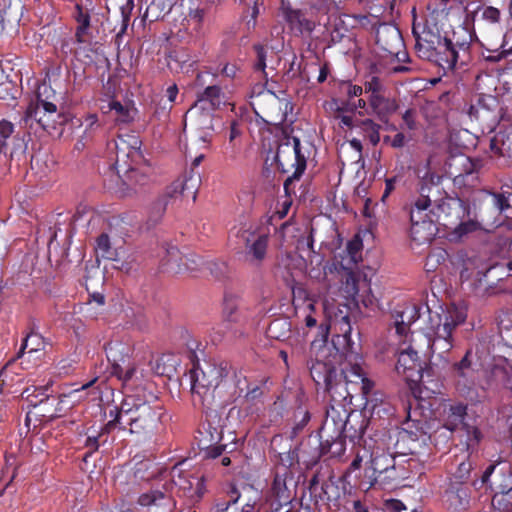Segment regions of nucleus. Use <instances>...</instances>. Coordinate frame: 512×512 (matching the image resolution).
<instances>
[{
  "label": "nucleus",
  "mask_w": 512,
  "mask_h": 512,
  "mask_svg": "<svg viewBox=\"0 0 512 512\" xmlns=\"http://www.w3.org/2000/svg\"><path fill=\"white\" fill-rule=\"evenodd\" d=\"M323 308L329 322L323 330L324 336H327L328 330H332L335 335L333 348L325 341L312 343L314 358L311 359L310 373L313 380L318 385L324 384L332 398L338 395L345 399L349 394L348 384H359L362 393L369 394L374 383L366 377L359 355L351 351L352 327L348 313L334 308L328 300L323 301Z\"/></svg>",
  "instance_id": "nucleus-1"
},
{
  "label": "nucleus",
  "mask_w": 512,
  "mask_h": 512,
  "mask_svg": "<svg viewBox=\"0 0 512 512\" xmlns=\"http://www.w3.org/2000/svg\"><path fill=\"white\" fill-rule=\"evenodd\" d=\"M429 323L425 334H412L410 340L399 341L395 370L410 386H423L435 392L438 383L433 380L432 369H423L419 353L426 345L433 355L439 356L445 363L446 355L454 346L453 332L466 320L465 308L456 304L448 305L441 313L431 312L428 308Z\"/></svg>",
  "instance_id": "nucleus-2"
},
{
  "label": "nucleus",
  "mask_w": 512,
  "mask_h": 512,
  "mask_svg": "<svg viewBox=\"0 0 512 512\" xmlns=\"http://www.w3.org/2000/svg\"><path fill=\"white\" fill-rule=\"evenodd\" d=\"M162 415V408L159 404H150L136 395H127L116 414L114 420L110 421L106 429L110 430L116 425L127 429L131 434L149 435L157 427Z\"/></svg>",
  "instance_id": "nucleus-3"
},
{
  "label": "nucleus",
  "mask_w": 512,
  "mask_h": 512,
  "mask_svg": "<svg viewBox=\"0 0 512 512\" xmlns=\"http://www.w3.org/2000/svg\"><path fill=\"white\" fill-rule=\"evenodd\" d=\"M433 190L436 189L422 185L419 190V196L414 201L410 210V235L417 244L429 243L437 232L434 218L430 217L427 212L431 206V196H434Z\"/></svg>",
  "instance_id": "nucleus-4"
},
{
  "label": "nucleus",
  "mask_w": 512,
  "mask_h": 512,
  "mask_svg": "<svg viewBox=\"0 0 512 512\" xmlns=\"http://www.w3.org/2000/svg\"><path fill=\"white\" fill-rule=\"evenodd\" d=\"M214 110L195 102L186 112L184 118V129H190L192 133L191 145L188 153L191 154L196 148L207 149L213 137Z\"/></svg>",
  "instance_id": "nucleus-5"
},
{
  "label": "nucleus",
  "mask_w": 512,
  "mask_h": 512,
  "mask_svg": "<svg viewBox=\"0 0 512 512\" xmlns=\"http://www.w3.org/2000/svg\"><path fill=\"white\" fill-rule=\"evenodd\" d=\"M251 105L255 114L265 123L273 126L282 125L287 121L292 105L286 98H279L269 90L255 91L251 96Z\"/></svg>",
  "instance_id": "nucleus-6"
},
{
  "label": "nucleus",
  "mask_w": 512,
  "mask_h": 512,
  "mask_svg": "<svg viewBox=\"0 0 512 512\" xmlns=\"http://www.w3.org/2000/svg\"><path fill=\"white\" fill-rule=\"evenodd\" d=\"M306 155L302 152L301 142L297 137L284 136L278 145L276 162L283 173H291L284 182L285 189L293 179H299L306 169Z\"/></svg>",
  "instance_id": "nucleus-7"
},
{
  "label": "nucleus",
  "mask_w": 512,
  "mask_h": 512,
  "mask_svg": "<svg viewBox=\"0 0 512 512\" xmlns=\"http://www.w3.org/2000/svg\"><path fill=\"white\" fill-rule=\"evenodd\" d=\"M372 440L364 441L365 452L370 451V467L372 474L368 475L371 485L379 483L384 487H390L401 478L398 468L395 466V458L384 451L379 445L372 446Z\"/></svg>",
  "instance_id": "nucleus-8"
},
{
  "label": "nucleus",
  "mask_w": 512,
  "mask_h": 512,
  "mask_svg": "<svg viewBox=\"0 0 512 512\" xmlns=\"http://www.w3.org/2000/svg\"><path fill=\"white\" fill-rule=\"evenodd\" d=\"M229 364L225 361L207 362L203 367H195L190 371L192 393L197 394L204 401L212 396L214 390L228 375Z\"/></svg>",
  "instance_id": "nucleus-9"
},
{
  "label": "nucleus",
  "mask_w": 512,
  "mask_h": 512,
  "mask_svg": "<svg viewBox=\"0 0 512 512\" xmlns=\"http://www.w3.org/2000/svg\"><path fill=\"white\" fill-rule=\"evenodd\" d=\"M426 185L437 189L432 192L434 196H431V206L427 210L430 217L434 218L435 223L438 222L445 227L456 225L466 214L464 203L458 198L449 196L438 199L436 196L440 195L439 187L432 184Z\"/></svg>",
  "instance_id": "nucleus-10"
},
{
  "label": "nucleus",
  "mask_w": 512,
  "mask_h": 512,
  "mask_svg": "<svg viewBox=\"0 0 512 512\" xmlns=\"http://www.w3.org/2000/svg\"><path fill=\"white\" fill-rule=\"evenodd\" d=\"M467 406L463 403H452L444 406V426L450 431L461 428L466 433L468 448H474L481 439V433L476 426L464 422Z\"/></svg>",
  "instance_id": "nucleus-11"
},
{
  "label": "nucleus",
  "mask_w": 512,
  "mask_h": 512,
  "mask_svg": "<svg viewBox=\"0 0 512 512\" xmlns=\"http://www.w3.org/2000/svg\"><path fill=\"white\" fill-rule=\"evenodd\" d=\"M241 237L244 243V262L251 267H260L267 256L269 234L261 231L245 230Z\"/></svg>",
  "instance_id": "nucleus-12"
},
{
  "label": "nucleus",
  "mask_w": 512,
  "mask_h": 512,
  "mask_svg": "<svg viewBox=\"0 0 512 512\" xmlns=\"http://www.w3.org/2000/svg\"><path fill=\"white\" fill-rule=\"evenodd\" d=\"M48 90L47 85H42L38 89L37 99L30 103L26 110L27 119L35 120L44 130L55 129L56 118L59 117L56 105L43 99L42 95Z\"/></svg>",
  "instance_id": "nucleus-13"
},
{
  "label": "nucleus",
  "mask_w": 512,
  "mask_h": 512,
  "mask_svg": "<svg viewBox=\"0 0 512 512\" xmlns=\"http://www.w3.org/2000/svg\"><path fill=\"white\" fill-rule=\"evenodd\" d=\"M446 174L458 185L474 186L477 181L475 164L464 154L450 156L445 162Z\"/></svg>",
  "instance_id": "nucleus-14"
},
{
  "label": "nucleus",
  "mask_w": 512,
  "mask_h": 512,
  "mask_svg": "<svg viewBox=\"0 0 512 512\" xmlns=\"http://www.w3.org/2000/svg\"><path fill=\"white\" fill-rule=\"evenodd\" d=\"M452 376L456 389L462 395L470 396L477 379V370L473 364L471 350H468L459 362L453 364Z\"/></svg>",
  "instance_id": "nucleus-15"
},
{
  "label": "nucleus",
  "mask_w": 512,
  "mask_h": 512,
  "mask_svg": "<svg viewBox=\"0 0 512 512\" xmlns=\"http://www.w3.org/2000/svg\"><path fill=\"white\" fill-rule=\"evenodd\" d=\"M420 316V307L415 303H405L395 308L393 312V325L395 335L401 340H410L412 334L410 333V326Z\"/></svg>",
  "instance_id": "nucleus-16"
},
{
  "label": "nucleus",
  "mask_w": 512,
  "mask_h": 512,
  "mask_svg": "<svg viewBox=\"0 0 512 512\" xmlns=\"http://www.w3.org/2000/svg\"><path fill=\"white\" fill-rule=\"evenodd\" d=\"M141 140L136 135H123L116 141V166L119 169L121 162L126 164L125 158L134 161L141 157Z\"/></svg>",
  "instance_id": "nucleus-17"
},
{
  "label": "nucleus",
  "mask_w": 512,
  "mask_h": 512,
  "mask_svg": "<svg viewBox=\"0 0 512 512\" xmlns=\"http://www.w3.org/2000/svg\"><path fill=\"white\" fill-rule=\"evenodd\" d=\"M148 183L149 177L145 172L128 165L122 184L119 186V193L122 197L136 195Z\"/></svg>",
  "instance_id": "nucleus-18"
},
{
  "label": "nucleus",
  "mask_w": 512,
  "mask_h": 512,
  "mask_svg": "<svg viewBox=\"0 0 512 512\" xmlns=\"http://www.w3.org/2000/svg\"><path fill=\"white\" fill-rule=\"evenodd\" d=\"M334 269L336 270L342 283L340 291L343 293V296L347 300H355L359 292L358 274L353 270L352 267L346 266L343 263L334 264Z\"/></svg>",
  "instance_id": "nucleus-19"
},
{
  "label": "nucleus",
  "mask_w": 512,
  "mask_h": 512,
  "mask_svg": "<svg viewBox=\"0 0 512 512\" xmlns=\"http://www.w3.org/2000/svg\"><path fill=\"white\" fill-rule=\"evenodd\" d=\"M496 98L492 95H479L475 102L466 105V112L472 120L485 119L495 108Z\"/></svg>",
  "instance_id": "nucleus-20"
},
{
  "label": "nucleus",
  "mask_w": 512,
  "mask_h": 512,
  "mask_svg": "<svg viewBox=\"0 0 512 512\" xmlns=\"http://www.w3.org/2000/svg\"><path fill=\"white\" fill-rule=\"evenodd\" d=\"M281 14L291 30L295 32L302 34L304 32H311L314 29L315 25L312 21L306 19L300 11L293 10L284 3L281 7Z\"/></svg>",
  "instance_id": "nucleus-21"
},
{
  "label": "nucleus",
  "mask_w": 512,
  "mask_h": 512,
  "mask_svg": "<svg viewBox=\"0 0 512 512\" xmlns=\"http://www.w3.org/2000/svg\"><path fill=\"white\" fill-rule=\"evenodd\" d=\"M105 350L108 360L113 365V369L130 361L132 348L127 343L113 341L106 346Z\"/></svg>",
  "instance_id": "nucleus-22"
},
{
  "label": "nucleus",
  "mask_w": 512,
  "mask_h": 512,
  "mask_svg": "<svg viewBox=\"0 0 512 512\" xmlns=\"http://www.w3.org/2000/svg\"><path fill=\"white\" fill-rule=\"evenodd\" d=\"M196 102L216 111L226 103L225 94L218 85H209L198 95Z\"/></svg>",
  "instance_id": "nucleus-23"
},
{
  "label": "nucleus",
  "mask_w": 512,
  "mask_h": 512,
  "mask_svg": "<svg viewBox=\"0 0 512 512\" xmlns=\"http://www.w3.org/2000/svg\"><path fill=\"white\" fill-rule=\"evenodd\" d=\"M377 43L389 54H397V48L402 45L400 32L396 28L383 27L377 31Z\"/></svg>",
  "instance_id": "nucleus-24"
},
{
  "label": "nucleus",
  "mask_w": 512,
  "mask_h": 512,
  "mask_svg": "<svg viewBox=\"0 0 512 512\" xmlns=\"http://www.w3.org/2000/svg\"><path fill=\"white\" fill-rule=\"evenodd\" d=\"M44 348L45 342L42 336L38 333H30L25 337L18 356L26 354L29 358L38 359L43 355Z\"/></svg>",
  "instance_id": "nucleus-25"
},
{
  "label": "nucleus",
  "mask_w": 512,
  "mask_h": 512,
  "mask_svg": "<svg viewBox=\"0 0 512 512\" xmlns=\"http://www.w3.org/2000/svg\"><path fill=\"white\" fill-rule=\"evenodd\" d=\"M490 149L495 154L512 157V129L499 131L491 139Z\"/></svg>",
  "instance_id": "nucleus-26"
},
{
  "label": "nucleus",
  "mask_w": 512,
  "mask_h": 512,
  "mask_svg": "<svg viewBox=\"0 0 512 512\" xmlns=\"http://www.w3.org/2000/svg\"><path fill=\"white\" fill-rule=\"evenodd\" d=\"M443 67L453 69L458 61V51L450 39H439L436 47Z\"/></svg>",
  "instance_id": "nucleus-27"
},
{
  "label": "nucleus",
  "mask_w": 512,
  "mask_h": 512,
  "mask_svg": "<svg viewBox=\"0 0 512 512\" xmlns=\"http://www.w3.org/2000/svg\"><path fill=\"white\" fill-rule=\"evenodd\" d=\"M200 181V176L191 172L175 180V187L182 189V198L195 201Z\"/></svg>",
  "instance_id": "nucleus-28"
},
{
  "label": "nucleus",
  "mask_w": 512,
  "mask_h": 512,
  "mask_svg": "<svg viewBox=\"0 0 512 512\" xmlns=\"http://www.w3.org/2000/svg\"><path fill=\"white\" fill-rule=\"evenodd\" d=\"M142 2L147 5L143 17L150 22L161 19L172 7V0H142Z\"/></svg>",
  "instance_id": "nucleus-29"
},
{
  "label": "nucleus",
  "mask_w": 512,
  "mask_h": 512,
  "mask_svg": "<svg viewBox=\"0 0 512 512\" xmlns=\"http://www.w3.org/2000/svg\"><path fill=\"white\" fill-rule=\"evenodd\" d=\"M108 112L113 113L115 121L120 123L131 122L136 115V109L131 103L122 104L115 100L108 103Z\"/></svg>",
  "instance_id": "nucleus-30"
},
{
  "label": "nucleus",
  "mask_w": 512,
  "mask_h": 512,
  "mask_svg": "<svg viewBox=\"0 0 512 512\" xmlns=\"http://www.w3.org/2000/svg\"><path fill=\"white\" fill-rule=\"evenodd\" d=\"M491 376L497 385L512 391V365L508 363L496 365L491 371Z\"/></svg>",
  "instance_id": "nucleus-31"
},
{
  "label": "nucleus",
  "mask_w": 512,
  "mask_h": 512,
  "mask_svg": "<svg viewBox=\"0 0 512 512\" xmlns=\"http://www.w3.org/2000/svg\"><path fill=\"white\" fill-rule=\"evenodd\" d=\"M169 501L168 497L160 490H150L141 494L138 498L139 505L143 507H160Z\"/></svg>",
  "instance_id": "nucleus-32"
},
{
  "label": "nucleus",
  "mask_w": 512,
  "mask_h": 512,
  "mask_svg": "<svg viewBox=\"0 0 512 512\" xmlns=\"http://www.w3.org/2000/svg\"><path fill=\"white\" fill-rule=\"evenodd\" d=\"M452 232L450 233L451 240L459 241L464 236L475 232L480 229V224L477 221L469 220L454 225Z\"/></svg>",
  "instance_id": "nucleus-33"
},
{
  "label": "nucleus",
  "mask_w": 512,
  "mask_h": 512,
  "mask_svg": "<svg viewBox=\"0 0 512 512\" xmlns=\"http://www.w3.org/2000/svg\"><path fill=\"white\" fill-rule=\"evenodd\" d=\"M47 388L44 387H34V388H26L22 392V397L26 399L30 405L37 406L39 403H42L44 400H47L49 397L45 394Z\"/></svg>",
  "instance_id": "nucleus-34"
},
{
  "label": "nucleus",
  "mask_w": 512,
  "mask_h": 512,
  "mask_svg": "<svg viewBox=\"0 0 512 512\" xmlns=\"http://www.w3.org/2000/svg\"><path fill=\"white\" fill-rule=\"evenodd\" d=\"M165 250L166 256L163 265L167 266V269L171 272H179L181 268L178 261H182V257H180L178 249L175 246L168 245Z\"/></svg>",
  "instance_id": "nucleus-35"
},
{
  "label": "nucleus",
  "mask_w": 512,
  "mask_h": 512,
  "mask_svg": "<svg viewBox=\"0 0 512 512\" xmlns=\"http://www.w3.org/2000/svg\"><path fill=\"white\" fill-rule=\"evenodd\" d=\"M370 105L378 114L385 113L394 108L393 104L386 100L381 92L370 94Z\"/></svg>",
  "instance_id": "nucleus-36"
},
{
  "label": "nucleus",
  "mask_w": 512,
  "mask_h": 512,
  "mask_svg": "<svg viewBox=\"0 0 512 512\" xmlns=\"http://www.w3.org/2000/svg\"><path fill=\"white\" fill-rule=\"evenodd\" d=\"M168 205V198L163 195L155 200L150 207L149 215L150 219L157 222L164 215Z\"/></svg>",
  "instance_id": "nucleus-37"
},
{
  "label": "nucleus",
  "mask_w": 512,
  "mask_h": 512,
  "mask_svg": "<svg viewBox=\"0 0 512 512\" xmlns=\"http://www.w3.org/2000/svg\"><path fill=\"white\" fill-rule=\"evenodd\" d=\"M136 371V366L131 361L113 369L114 374L125 383L133 379L134 375L136 374Z\"/></svg>",
  "instance_id": "nucleus-38"
},
{
  "label": "nucleus",
  "mask_w": 512,
  "mask_h": 512,
  "mask_svg": "<svg viewBox=\"0 0 512 512\" xmlns=\"http://www.w3.org/2000/svg\"><path fill=\"white\" fill-rule=\"evenodd\" d=\"M473 468V463L470 459L464 460L459 463L453 477L457 483H464L470 478V473Z\"/></svg>",
  "instance_id": "nucleus-39"
},
{
  "label": "nucleus",
  "mask_w": 512,
  "mask_h": 512,
  "mask_svg": "<svg viewBox=\"0 0 512 512\" xmlns=\"http://www.w3.org/2000/svg\"><path fill=\"white\" fill-rule=\"evenodd\" d=\"M238 310V304L236 297L232 295H226L224 298L223 314L229 321L236 320V313Z\"/></svg>",
  "instance_id": "nucleus-40"
},
{
  "label": "nucleus",
  "mask_w": 512,
  "mask_h": 512,
  "mask_svg": "<svg viewBox=\"0 0 512 512\" xmlns=\"http://www.w3.org/2000/svg\"><path fill=\"white\" fill-rule=\"evenodd\" d=\"M95 249L103 258H112L110 239L107 234L103 233L98 236Z\"/></svg>",
  "instance_id": "nucleus-41"
},
{
  "label": "nucleus",
  "mask_w": 512,
  "mask_h": 512,
  "mask_svg": "<svg viewBox=\"0 0 512 512\" xmlns=\"http://www.w3.org/2000/svg\"><path fill=\"white\" fill-rule=\"evenodd\" d=\"M361 249L362 242L359 239H354L347 244L346 252L349 257V261L347 262L346 266H348L349 264H357L360 258Z\"/></svg>",
  "instance_id": "nucleus-42"
},
{
  "label": "nucleus",
  "mask_w": 512,
  "mask_h": 512,
  "mask_svg": "<svg viewBox=\"0 0 512 512\" xmlns=\"http://www.w3.org/2000/svg\"><path fill=\"white\" fill-rule=\"evenodd\" d=\"M217 74L211 70H203L199 72L195 79V86L198 88H206L209 85H215Z\"/></svg>",
  "instance_id": "nucleus-43"
},
{
  "label": "nucleus",
  "mask_w": 512,
  "mask_h": 512,
  "mask_svg": "<svg viewBox=\"0 0 512 512\" xmlns=\"http://www.w3.org/2000/svg\"><path fill=\"white\" fill-rule=\"evenodd\" d=\"M446 256L447 254L444 250H436L430 253L425 264L427 271H434L438 264L445 261Z\"/></svg>",
  "instance_id": "nucleus-44"
},
{
  "label": "nucleus",
  "mask_w": 512,
  "mask_h": 512,
  "mask_svg": "<svg viewBox=\"0 0 512 512\" xmlns=\"http://www.w3.org/2000/svg\"><path fill=\"white\" fill-rule=\"evenodd\" d=\"M14 130L13 124L6 120L0 121V154L7 145V139L12 135Z\"/></svg>",
  "instance_id": "nucleus-45"
},
{
  "label": "nucleus",
  "mask_w": 512,
  "mask_h": 512,
  "mask_svg": "<svg viewBox=\"0 0 512 512\" xmlns=\"http://www.w3.org/2000/svg\"><path fill=\"white\" fill-rule=\"evenodd\" d=\"M203 18H204V10L203 9L190 8V11H189V14H188V17L186 20L189 25H193V29L197 30L200 28Z\"/></svg>",
  "instance_id": "nucleus-46"
},
{
  "label": "nucleus",
  "mask_w": 512,
  "mask_h": 512,
  "mask_svg": "<svg viewBox=\"0 0 512 512\" xmlns=\"http://www.w3.org/2000/svg\"><path fill=\"white\" fill-rule=\"evenodd\" d=\"M272 491L279 500H287L288 499V495H286L287 489H286L285 481L279 476H276L274 479V482L272 485Z\"/></svg>",
  "instance_id": "nucleus-47"
},
{
  "label": "nucleus",
  "mask_w": 512,
  "mask_h": 512,
  "mask_svg": "<svg viewBox=\"0 0 512 512\" xmlns=\"http://www.w3.org/2000/svg\"><path fill=\"white\" fill-rule=\"evenodd\" d=\"M365 130L368 133L370 142L376 145L380 140L379 125L375 124L371 120L364 122Z\"/></svg>",
  "instance_id": "nucleus-48"
},
{
  "label": "nucleus",
  "mask_w": 512,
  "mask_h": 512,
  "mask_svg": "<svg viewBox=\"0 0 512 512\" xmlns=\"http://www.w3.org/2000/svg\"><path fill=\"white\" fill-rule=\"evenodd\" d=\"M75 18L78 27L90 29V16L79 5H76Z\"/></svg>",
  "instance_id": "nucleus-49"
},
{
  "label": "nucleus",
  "mask_w": 512,
  "mask_h": 512,
  "mask_svg": "<svg viewBox=\"0 0 512 512\" xmlns=\"http://www.w3.org/2000/svg\"><path fill=\"white\" fill-rule=\"evenodd\" d=\"M341 90L347 95L349 100L360 96L363 92V88L361 86L352 85L350 83L343 84Z\"/></svg>",
  "instance_id": "nucleus-50"
},
{
  "label": "nucleus",
  "mask_w": 512,
  "mask_h": 512,
  "mask_svg": "<svg viewBox=\"0 0 512 512\" xmlns=\"http://www.w3.org/2000/svg\"><path fill=\"white\" fill-rule=\"evenodd\" d=\"M482 18L490 23H497L500 20V11L495 7L488 6L483 10Z\"/></svg>",
  "instance_id": "nucleus-51"
},
{
  "label": "nucleus",
  "mask_w": 512,
  "mask_h": 512,
  "mask_svg": "<svg viewBox=\"0 0 512 512\" xmlns=\"http://www.w3.org/2000/svg\"><path fill=\"white\" fill-rule=\"evenodd\" d=\"M201 482L200 477H191L189 480H185L182 476L179 475L178 480H175L176 485L184 490H192L193 486H198Z\"/></svg>",
  "instance_id": "nucleus-52"
},
{
  "label": "nucleus",
  "mask_w": 512,
  "mask_h": 512,
  "mask_svg": "<svg viewBox=\"0 0 512 512\" xmlns=\"http://www.w3.org/2000/svg\"><path fill=\"white\" fill-rule=\"evenodd\" d=\"M492 202L493 206L497 208L500 212L504 211L509 207L508 199L503 194L493 193Z\"/></svg>",
  "instance_id": "nucleus-53"
},
{
  "label": "nucleus",
  "mask_w": 512,
  "mask_h": 512,
  "mask_svg": "<svg viewBox=\"0 0 512 512\" xmlns=\"http://www.w3.org/2000/svg\"><path fill=\"white\" fill-rule=\"evenodd\" d=\"M88 386H90V383L83 385L81 389H75L68 395H64L60 400V404H74L80 398L79 393L86 389Z\"/></svg>",
  "instance_id": "nucleus-54"
},
{
  "label": "nucleus",
  "mask_w": 512,
  "mask_h": 512,
  "mask_svg": "<svg viewBox=\"0 0 512 512\" xmlns=\"http://www.w3.org/2000/svg\"><path fill=\"white\" fill-rule=\"evenodd\" d=\"M255 50H256V53H257V62L255 64V68L257 70L264 71V69L266 67L264 48L262 46H256Z\"/></svg>",
  "instance_id": "nucleus-55"
},
{
  "label": "nucleus",
  "mask_w": 512,
  "mask_h": 512,
  "mask_svg": "<svg viewBox=\"0 0 512 512\" xmlns=\"http://www.w3.org/2000/svg\"><path fill=\"white\" fill-rule=\"evenodd\" d=\"M382 90V84L378 81L377 78H372L371 81L365 83V92L366 93H378Z\"/></svg>",
  "instance_id": "nucleus-56"
},
{
  "label": "nucleus",
  "mask_w": 512,
  "mask_h": 512,
  "mask_svg": "<svg viewBox=\"0 0 512 512\" xmlns=\"http://www.w3.org/2000/svg\"><path fill=\"white\" fill-rule=\"evenodd\" d=\"M385 506L388 510L394 511V512H401L405 509V505L397 499H389L385 501Z\"/></svg>",
  "instance_id": "nucleus-57"
},
{
  "label": "nucleus",
  "mask_w": 512,
  "mask_h": 512,
  "mask_svg": "<svg viewBox=\"0 0 512 512\" xmlns=\"http://www.w3.org/2000/svg\"><path fill=\"white\" fill-rule=\"evenodd\" d=\"M90 29L81 28L77 26L76 29V38L79 43H87L91 38Z\"/></svg>",
  "instance_id": "nucleus-58"
},
{
  "label": "nucleus",
  "mask_w": 512,
  "mask_h": 512,
  "mask_svg": "<svg viewBox=\"0 0 512 512\" xmlns=\"http://www.w3.org/2000/svg\"><path fill=\"white\" fill-rule=\"evenodd\" d=\"M396 183H397V177H392V178L386 179L385 190L382 195V200H385V198H387L391 194V192L395 189Z\"/></svg>",
  "instance_id": "nucleus-59"
},
{
  "label": "nucleus",
  "mask_w": 512,
  "mask_h": 512,
  "mask_svg": "<svg viewBox=\"0 0 512 512\" xmlns=\"http://www.w3.org/2000/svg\"><path fill=\"white\" fill-rule=\"evenodd\" d=\"M167 198H182V189L175 187V181L166 189L164 194Z\"/></svg>",
  "instance_id": "nucleus-60"
},
{
  "label": "nucleus",
  "mask_w": 512,
  "mask_h": 512,
  "mask_svg": "<svg viewBox=\"0 0 512 512\" xmlns=\"http://www.w3.org/2000/svg\"><path fill=\"white\" fill-rule=\"evenodd\" d=\"M403 121L408 129L412 130L415 128L414 113L412 110H407L403 115Z\"/></svg>",
  "instance_id": "nucleus-61"
},
{
  "label": "nucleus",
  "mask_w": 512,
  "mask_h": 512,
  "mask_svg": "<svg viewBox=\"0 0 512 512\" xmlns=\"http://www.w3.org/2000/svg\"><path fill=\"white\" fill-rule=\"evenodd\" d=\"M236 72H237V67L236 65L234 64H230V63H226L222 70H221V73L226 76V77H229V78H232L236 75Z\"/></svg>",
  "instance_id": "nucleus-62"
},
{
  "label": "nucleus",
  "mask_w": 512,
  "mask_h": 512,
  "mask_svg": "<svg viewBox=\"0 0 512 512\" xmlns=\"http://www.w3.org/2000/svg\"><path fill=\"white\" fill-rule=\"evenodd\" d=\"M102 437V434L95 436V435H89L86 440V446L91 449V451H95L98 449V439Z\"/></svg>",
  "instance_id": "nucleus-63"
},
{
  "label": "nucleus",
  "mask_w": 512,
  "mask_h": 512,
  "mask_svg": "<svg viewBox=\"0 0 512 512\" xmlns=\"http://www.w3.org/2000/svg\"><path fill=\"white\" fill-rule=\"evenodd\" d=\"M178 95V87L176 84L170 85L166 89V97L170 103H173Z\"/></svg>",
  "instance_id": "nucleus-64"
}]
</instances>
